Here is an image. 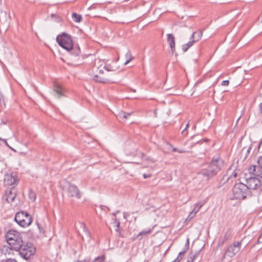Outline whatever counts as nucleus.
Here are the masks:
<instances>
[{"label": "nucleus", "mask_w": 262, "mask_h": 262, "mask_svg": "<svg viewBox=\"0 0 262 262\" xmlns=\"http://www.w3.org/2000/svg\"><path fill=\"white\" fill-rule=\"evenodd\" d=\"M189 48V47H188V46L187 45V43L184 44L182 46V49L184 52H186L188 50Z\"/></svg>", "instance_id": "obj_36"}, {"label": "nucleus", "mask_w": 262, "mask_h": 262, "mask_svg": "<svg viewBox=\"0 0 262 262\" xmlns=\"http://www.w3.org/2000/svg\"><path fill=\"white\" fill-rule=\"evenodd\" d=\"M225 165V161L220 155L217 154L212 157L206 167L201 169L198 175L206 180H209L221 171L224 168Z\"/></svg>", "instance_id": "obj_1"}, {"label": "nucleus", "mask_w": 262, "mask_h": 262, "mask_svg": "<svg viewBox=\"0 0 262 262\" xmlns=\"http://www.w3.org/2000/svg\"><path fill=\"white\" fill-rule=\"evenodd\" d=\"M28 197L32 201H35L36 198V194L32 189H30L28 194Z\"/></svg>", "instance_id": "obj_27"}, {"label": "nucleus", "mask_w": 262, "mask_h": 262, "mask_svg": "<svg viewBox=\"0 0 262 262\" xmlns=\"http://www.w3.org/2000/svg\"><path fill=\"white\" fill-rule=\"evenodd\" d=\"M104 69L107 72H115L118 69V68L114 67L110 64H105L104 67Z\"/></svg>", "instance_id": "obj_25"}, {"label": "nucleus", "mask_w": 262, "mask_h": 262, "mask_svg": "<svg viewBox=\"0 0 262 262\" xmlns=\"http://www.w3.org/2000/svg\"><path fill=\"white\" fill-rule=\"evenodd\" d=\"M58 45L62 48L70 51L73 48V41L71 36L66 33L58 35L56 37Z\"/></svg>", "instance_id": "obj_8"}, {"label": "nucleus", "mask_w": 262, "mask_h": 262, "mask_svg": "<svg viewBox=\"0 0 262 262\" xmlns=\"http://www.w3.org/2000/svg\"><path fill=\"white\" fill-rule=\"evenodd\" d=\"M229 81L228 80H224L222 82V85L227 86L229 85Z\"/></svg>", "instance_id": "obj_39"}, {"label": "nucleus", "mask_w": 262, "mask_h": 262, "mask_svg": "<svg viewBox=\"0 0 262 262\" xmlns=\"http://www.w3.org/2000/svg\"><path fill=\"white\" fill-rule=\"evenodd\" d=\"M125 57L126 58V61L124 62V65H126L134 59V57L132 56V53L129 50H128L125 54Z\"/></svg>", "instance_id": "obj_19"}, {"label": "nucleus", "mask_w": 262, "mask_h": 262, "mask_svg": "<svg viewBox=\"0 0 262 262\" xmlns=\"http://www.w3.org/2000/svg\"><path fill=\"white\" fill-rule=\"evenodd\" d=\"M15 251L19 252V255L24 259L27 260L34 255L36 248L33 244L29 242H23Z\"/></svg>", "instance_id": "obj_4"}, {"label": "nucleus", "mask_w": 262, "mask_h": 262, "mask_svg": "<svg viewBox=\"0 0 262 262\" xmlns=\"http://www.w3.org/2000/svg\"><path fill=\"white\" fill-rule=\"evenodd\" d=\"M249 177L247 175H245V182L246 186L248 188V189L251 191H256L260 192L262 190V184L261 181L259 178H256V176L250 174Z\"/></svg>", "instance_id": "obj_5"}, {"label": "nucleus", "mask_w": 262, "mask_h": 262, "mask_svg": "<svg viewBox=\"0 0 262 262\" xmlns=\"http://www.w3.org/2000/svg\"><path fill=\"white\" fill-rule=\"evenodd\" d=\"M195 215L196 214L193 211L190 212L186 219L185 222H189L192 219L195 217Z\"/></svg>", "instance_id": "obj_32"}, {"label": "nucleus", "mask_w": 262, "mask_h": 262, "mask_svg": "<svg viewBox=\"0 0 262 262\" xmlns=\"http://www.w3.org/2000/svg\"><path fill=\"white\" fill-rule=\"evenodd\" d=\"M54 92L56 93L57 95V98L59 99L63 95V89L62 86L57 83L54 84V88L53 90Z\"/></svg>", "instance_id": "obj_17"}, {"label": "nucleus", "mask_w": 262, "mask_h": 262, "mask_svg": "<svg viewBox=\"0 0 262 262\" xmlns=\"http://www.w3.org/2000/svg\"><path fill=\"white\" fill-rule=\"evenodd\" d=\"M181 261V258L180 257H177L175 259H174L171 262H180Z\"/></svg>", "instance_id": "obj_46"}, {"label": "nucleus", "mask_w": 262, "mask_h": 262, "mask_svg": "<svg viewBox=\"0 0 262 262\" xmlns=\"http://www.w3.org/2000/svg\"><path fill=\"white\" fill-rule=\"evenodd\" d=\"M138 238V237H137V235L133 236L132 238V241H134L136 238ZM139 239L141 240L142 239V237H139Z\"/></svg>", "instance_id": "obj_49"}, {"label": "nucleus", "mask_w": 262, "mask_h": 262, "mask_svg": "<svg viewBox=\"0 0 262 262\" xmlns=\"http://www.w3.org/2000/svg\"><path fill=\"white\" fill-rule=\"evenodd\" d=\"M116 213H112V215H113L115 217H116Z\"/></svg>", "instance_id": "obj_55"}, {"label": "nucleus", "mask_w": 262, "mask_h": 262, "mask_svg": "<svg viewBox=\"0 0 262 262\" xmlns=\"http://www.w3.org/2000/svg\"><path fill=\"white\" fill-rule=\"evenodd\" d=\"M252 148V145H251L247 150V154H249Z\"/></svg>", "instance_id": "obj_50"}, {"label": "nucleus", "mask_w": 262, "mask_h": 262, "mask_svg": "<svg viewBox=\"0 0 262 262\" xmlns=\"http://www.w3.org/2000/svg\"><path fill=\"white\" fill-rule=\"evenodd\" d=\"M259 113L262 116V102L260 103L259 104Z\"/></svg>", "instance_id": "obj_44"}, {"label": "nucleus", "mask_w": 262, "mask_h": 262, "mask_svg": "<svg viewBox=\"0 0 262 262\" xmlns=\"http://www.w3.org/2000/svg\"><path fill=\"white\" fill-rule=\"evenodd\" d=\"M227 241V239H226L224 236L220 237L217 242V247L223 246Z\"/></svg>", "instance_id": "obj_30"}, {"label": "nucleus", "mask_w": 262, "mask_h": 262, "mask_svg": "<svg viewBox=\"0 0 262 262\" xmlns=\"http://www.w3.org/2000/svg\"><path fill=\"white\" fill-rule=\"evenodd\" d=\"M203 31L202 30H198L193 32L190 37V40L187 43L188 47L190 48L195 42L199 41L201 39Z\"/></svg>", "instance_id": "obj_12"}, {"label": "nucleus", "mask_w": 262, "mask_h": 262, "mask_svg": "<svg viewBox=\"0 0 262 262\" xmlns=\"http://www.w3.org/2000/svg\"><path fill=\"white\" fill-rule=\"evenodd\" d=\"M17 183V177L13 176L12 173H7L5 174L4 184L5 186H12L14 187Z\"/></svg>", "instance_id": "obj_11"}, {"label": "nucleus", "mask_w": 262, "mask_h": 262, "mask_svg": "<svg viewBox=\"0 0 262 262\" xmlns=\"http://www.w3.org/2000/svg\"><path fill=\"white\" fill-rule=\"evenodd\" d=\"M3 141L4 142L5 144L8 146V147H9L10 148H11V147L9 145L8 143H7V141L6 140V139H4L3 140Z\"/></svg>", "instance_id": "obj_48"}, {"label": "nucleus", "mask_w": 262, "mask_h": 262, "mask_svg": "<svg viewBox=\"0 0 262 262\" xmlns=\"http://www.w3.org/2000/svg\"><path fill=\"white\" fill-rule=\"evenodd\" d=\"M172 151L173 152H178L181 153H181H185V152H186V151L185 150H184V149H178L177 148H175V147H173L172 148Z\"/></svg>", "instance_id": "obj_34"}, {"label": "nucleus", "mask_w": 262, "mask_h": 262, "mask_svg": "<svg viewBox=\"0 0 262 262\" xmlns=\"http://www.w3.org/2000/svg\"><path fill=\"white\" fill-rule=\"evenodd\" d=\"M72 18L75 22L80 23L81 21L82 18L81 15L76 13H73L72 15Z\"/></svg>", "instance_id": "obj_24"}, {"label": "nucleus", "mask_w": 262, "mask_h": 262, "mask_svg": "<svg viewBox=\"0 0 262 262\" xmlns=\"http://www.w3.org/2000/svg\"><path fill=\"white\" fill-rule=\"evenodd\" d=\"M188 126H189V122L187 123V124H186L185 128L182 132V134H183L185 136H186L188 134L187 132H186L185 130L188 127Z\"/></svg>", "instance_id": "obj_38"}, {"label": "nucleus", "mask_w": 262, "mask_h": 262, "mask_svg": "<svg viewBox=\"0 0 262 262\" xmlns=\"http://www.w3.org/2000/svg\"><path fill=\"white\" fill-rule=\"evenodd\" d=\"M113 220V224H114V226L116 227L115 228V230L117 232L119 233V236H121V233L120 232V222L116 217L114 218Z\"/></svg>", "instance_id": "obj_23"}, {"label": "nucleus", "mask_w": 262, "mask_h": 262, "mask_svg": "<svg viewBox=\"0 0 262 262\" xmlns=\"http://www.w3.org/2000/svg\"><path fill=\"white\" fill-rule=\"evenodd\" d=\"M242 243V240L241 241H234L230 245L223 254L222 260L224 259L230 260L234 257L240 250Z\"/></svg>", "instance_id": "obj_6"}, {"label": "nucleus", "mask_w": 262, "mask_h": 262, "mask_svg": "<svg viewBox=\"0 0 262 262\" xmlns=\"http://www.w3.org/2000/svg\"><path fill=\"white\" fill-rule=\"evenodd\" d=\"M113 75L114 74H111V76ZM112 77L113 76H111V75L108 73H105L104 76L95 75L93 77V80L96 82L104 84L116 82L114 78Z\"/></svg>", "instance_id": "obj_10"}, {"label": "nucleus", "mask_w": 262, "mask_h": 262, "mask_svg": "<svg viewBox=\"0 0 262 262\" xmlns=\"http://www.w3.org/2000/svg\"><path fill=\"white\" fill-rule=\"evenodd\" d=\"M37 226H38V228H40L39 224L38 223H37Z\"/></svg>", "instance_id": "obj_56"}, {"label": "nucleus", "mask_w": 262, "mask_h": 262, "mask_svg": "<svg viewBox=\"0 0 262 262\" xmlns=\"http://www.w3.org/2000/svg\"><path fill=\"white\" fill-rule=\"evenodd\" d=\"M3 99V96L2 95H0V100Z\"/></svg>", "instance_id": "obj_54"}, {"label": "nucleus", "mask_w": 262, "mask_h": 262, "mask_svg": "<svg viewBox=\"0 0 262 262\" xmlns=\"http://www.w3.org/2000/svg\"><path fill=\"white\" fill-rule=\"evenodd\" d=\"M189 240H188V239H187V243L185 244V248H184V250L183 251L180 252L179 253V255L178 256V257H180V256L181 260L183 259L184 254L188 250V249H189Z\"/></svg>", "instance_id": "obj_21"}, {"label": "nucleus", "mask_w": 262, "mask_h": 262, "mask_svg": "<svg viewBox=\"0 0 262 262\" xmlns=\"http://www.w3.org/2000/svg\"><path fill=\"white\" fill-rule=\"evenodd\" d=\"M14 220L20 226L25 227L31 224L32 217L27 212L21 211L16 213Z\"/></svg>", "instance_id": "obj_7"}, {"label": "nucleus", "mask_w": 262, "mask_h": 262, "mask_svg": "<svg viewBox=\"0 0 262 262\" xmlns=\"http://www.w3.org/2000/svg\"><path fill=\"white\" fill-rule=\"evenodd\" d=\"M248 171L249 174H252V176H256L262 179V168H258L256 169L254 165H252L248 167Z\"/></svg>", "instance_id": "obj_14"}, {"label": "nucleus", "mask_w": 262, "mask_h": 262, "mask_svg": "<svg viewBox=\"0 0 262 262\" xmlns=\"http://www.w3.org/2000/svg\"><path fill=\"white\" fill-rule=\"evenodd\" d=\"M200 250L196 251L194 254H192V253H190V254H191V255H192V256H195V259L196 257H198L199 256V255L200 254Z\"/></svg>", "instance_id": "obj_43"}, {"label": "nucleus", "mask_w": 262, "mask_h": 262, "mask_svg": "<svg viewBox=\"0 0 262 262\" xmlns=\"http://www.w3.org/2000/svg\"><path fill=\"white\" fill-rule=\"evenodd\" d=\"M16 196V193L13 186L10 190L6 191L4 199L8 203L12 202Z\"/></svg>", "instance_id": "obj_13"}, {"label": "nucleus", "mask_w": 262, "mask_h": 262, "mask_svg": "<svg viewBox=\"0 0 262 262\" xmlns=\"http://www.w3.org/2000/svg\"><path fill=\"white\" fill-rule=\"evenodd\" d=\"M167 42L169 45V47L171 49V54L173 55L175 52V38L172 34H167Z\"/></svg>", "instance_id": "obj_16"}, {"label": "nucleus", "mask_w": 262, "mask_h": 262, "mask_svg": "<svg viewBox=\"0 0 262 262\" xmlns=\"http://www.w3.org/2000/svg\"><path fill=\"white\" fill-rule=\"evenodd\" d=\"M189 48V47H188V46L187 45V43L184 44L182 46V49L184 52H186L188 50Z\"/></svg>", "instance_id": "obj_35"}, {"label": "nucleus", "mask_w": 262, "mask_h": 262, "mask_svg": "<svg viewBox=\"0 0 262 262\" xmlns=\"http://www.w3.org/2000/svg\"><path fill=\"white\" fill-rule=\"evenodd\" d=\"M2 262H17V261L14 259L8 258L6 260L2 261Z\"/></svg>", "instance_id": "obj_40"}, {"label": "nucleus", "mask_w": 262, "mask_h": 262, "mask_svg": "<svg viewBox=\"0 0 262 262\" xmlns=\"http://www.w3.org/2000/svg\"><path fill=\"white\" fill-rule=\"evenodd\" d=\"M5 238L8 245L11 246L14 250L19 248V246L24 242L21 233L14 230L7 231L5 235Z\"/></svg>", "instance_id": "obj_2"}, {"label": "nucleus", "mask_w": 262, "mask_h": 262, "mask_svg": "<svg viewBox=\"0 0 262 262\" xmlns=\"http://www.w3.org/2000/svg\"><path fill=\"white\" fill-rule=\"evenodd\" d=\"M82 261H84V262H87V261L86 260V259L83 260V261L80 260H74V262H82Z\"/></svg>", "instance_id": "obj_52"}, {"label": "nucleus", "mask_w": 262, "mask_h": 262, "mask_svg": "<svg viewBox=\"0 0 262 262\" xmlns=\"http://www.w3.org/2000/svg\"><path fill=\"white\" fill-rule=\"evenodd\" d=\"M152 231V229H144L141 231L137 235V237H142L143 236H147L148 234H149Z\"/></svg>", "instance_id": "obj_20"}, {"label": "nucleus", "mask_w": 262, "mask_h": 262, "mask_svg": "<svg viewBox=\"0 0 262 262\" xmlns=\"http://www.w3.org/2000/svg\"><path fill=\"white\" fill-rule=\"evenodd\" d=\"M208 140H209L208 139H205V142H208Z\"/></svg>", "instance_id": "obj_57"}, {"label": "nucleus", "mask_w": 262, "mask_h": 262, "mask_svg": "<svg viewBox=\"0 0 262 262\" xmlns=\"http://www.w3.org/2000/svg\"><path fill=\"white\" fill-rule=\"evenodd\" d=\"M3 139L0 138V140L3 141Z\"/></svg>", "instance_id": "obj_58"}, {"label": "nucleus", "mask_w": 262, "mask_h": 262, "mask_svg": "<svg viewBox=\"0 0 262 262\" xmlns=\"http://www.w3.org/2000/svg\"><path fill=\"white\" fill-rule=\"evenodd\" d=\"M151 175L150 174H145V173H144L143 174V177L145 179L147 178H150L151 177Z\"/></svg>", "instance_id": "obj_45"}, {"label": "nucleus", "mask_w": 262, "mask_h": 262, "mask_svg": "<svg viewBox=\"0 0 262 262\" xmlns=\"http://www.w3.org/2000/svg\"><path fill=\"white\" fill-rule=\"evenodd\" d=\"M232 230L230 228H228L226 231L224 237L227 239H229L231 237Z\"/></svg>", "instance_id": "obj_29"}, {"label": "nucleus", "mask_w": 262, "mask_h": 262, "mask_svg": "<svg viewBox=\"0 0 262 262\" xmlns=\"http://www.w3.org/2000/svg\"><path fill=\"white\" fill-rule=\"evenodd\" d=\"M204 205V203L201 202L195 204L194 208H193L192 211H193L194 213L196 214Z\"/></svg>", "instance_id": "obj_26"}, {"label": "nucleus", "mask_w": 262, "mask_h": 262, "mask_svg": "<svg viewBox=\"0 0 262 262\" xmlns=\"http://www.w3.org/2000/svg\"><path fill=\"white\" fill-rule=\"evenodd\" d=\"M236 176L237 173L235 171L232 169V168H230L227 170L226 173L223 176L221 181H224L223 183H225L232 178H235Z\"/></svg>", "instance_id": "obj_15"}, {"label": "nucleus", "mask_w": 262, "mask_h": 262, "mask_svg": "<svg viewBox=\"0 0 262 262\" xmlns=\"http://www.w3.org/2000/svg\"><path fill=\"white\" fill-rule=\"evenodd\" d=\"M254 166L256 168V169L258 168H262V156L258 158L257 160V165H254Z\"/></svg>", "instance_id": "obj_33"}, {"label": "nucleus", "mask_w": 262, "mask_h": 262, "mask_svg": "<svg viewBox=\"0 0 262 262\" xmlns=\"http://www.w3.org/2000/svg\"><path fill=\"white\" fill-rule=\"evenodd\" d=\"M13 250H14L13 248L9 245L3 246L1 249V253L5 255H10L12 253Z\"/></svg>", "instance_id": "obj_18"}, {"label": "nucleus", "mask_w": 262, "mask_h": 262, "mask_svg": "<svg viewBox=\"0 0 262 262\" xmlns=\"http://www.w3.org/2000/svg\"><path fill=\"white\" fill-rule=\"evenodd\" d=\"M118 212H119V211H116V213H118Z\"/></svg>", "instance_id": "obj_60"}, {"label": "nucleus", "mask_w": 262, "mask_h": 262, "mask_svg": "<svg viewBox=\"0 0 262 262\" xmlns=\"http://www.w3.org/2000/svg\"><path fill=\"white\" fill-rule=\"evenodd\" d=\"M64 187L66 188V191L69 197L75 198L77 199H81V192L77 186L68 182H66Z\"/></svg>", "instance_id": "obj_9"}, {"label": "nucleus", "mask_w": 262, "mask_h": 262, "mask_svg": "<svg viewBox=\"0 0 262 262\" xmlns=\"http://www.w3.org/2000/svg\"><path fill=\"white\" fill-rule=\"evenodd\" d=\"M181 261V258L180 257H177L175 259H174L171 262H180Z\"/></svg>", "instance_id": "obj_47"}, {"label": "nucleus", "mask_w": 262, "mask_h": 262, "mask_svg": "<svg viewBox=\"0 0 262 262\" xmlns=\"http://www.w3.org/2000/svg\"><path fill=\"white\" fill-rule=\"evenodd\" d=\"M71 50V54L75 56H78L80 53V49L79 47L72 48Z\"/></svg>", "instance_id": "obj_28"}, {"label": "nucleus", "mask_w": 262, "mask_h": 262, "mask_svg": "<svg viewBox=\"0 0 262 262\" xmlns=\"http://www.w3.org/2000/svg\"><path fill=\"white\" fill-rule=\"evenodd\" d=\"M169 145L172 147V145L171 144H169Z\"/></svg>", "instance_id": "obj_59"}, {"label": "nucleus", "mask_w": 262, "mask_h": 262, "mask_svg": "<svg viewBox=\"0 0 262 262\" xmlns=\"http://www.w3.org/2000/svg\"><path fill=\"white\" fill-rule=\"evenodd\" d=\"M81 226L83 228L84 231L86 233L89 234V232L87 229H86L85 225L84 224L82 223L81 224Z\"/></svg>", "instance_id": "obj_42"}, {"label": "nucleus", "mask_w": 262, "mask_h": 262, "mask_svg": "<svg viewBox=\"0 0 262 262\" xmlns=\"http://www.w3.org/2000/svg\"><path fill=\"white\" fill-rule=\"evenodd\" d=\"M227 241V239H226L224 236L220 237L217 242V247L223 246Z\"/></svg>", "instance_id": "obj_31"}, {"label": "nucleus", "mask_w": 262, "mask_h": 262, "mask_svg": "<svg viewBox=\"0 0 262 262\" xmlns=\"http://www.w3.org/2000/svg\"><path fill=\"white\" fill-rule=\"evenodd\" d=\"M99 73L101 75H103L104 74V72L102 70H100L99 71Z\"/></svg>", "instance_id": "obj_53"}, {"label": "nucleus", "mask_w": 262, "mask_h": 262, "mask_svg": "<svg viewBox=\"0 0 262 262\" xmlns=\"http://www.w3.org/2000/svg\"><path fill=\"white\" fill-rule=\"evenodd\" d=\"M233 194L235 199L244 200L247 198H250L253 193L248 189L245 184L238 183L235 184L233 188Z\"/></svg>", "instance_id": "obj_3"}, {"label": "nucleus", "mask_w": 262, "mask_h": 262, "mask_svg": "<svg viewBox=\"0 0 262 262\" xmlns=\"http://www.w3.org/2000/svg\"><path fill=\"white\" fill-rule=\"evenodd\" d=\"M257 147H258V151L261 150V152H262V139L260 140V142L259 143Z\"/></svg>", "instance_id": "obj_41"}, {"label": "nucleus", "mask_w": 262, "mask_h": 262, "mask_svg": "<svg viewBox=\"0 0 262 262\" xmlns=\"http://www.w3.org/2000/svg\"><path fill=\"white\" fill-rule=\"evenodd\" d=\"M104 208H107V209L108 210H110V208H109L108 207H106V206H100V208H101L102 210L104 209Z\"/></svg>", "instance_id": "obj_51"}, {"label": "nucleus", "mask_w": 262, "mask_h": 262, "mask_svg": "<svg viewBox=\"0 0 262 262\" xmlns=\"http://www.w3.org/2000/svg\"><path fill=\"white\" fill-rule=\"evenodd\" d=\"M194 259H195V256H192V255H191V254H190V256L188 257L187 262H193Z\"/></svg>", "instance_id": "obj_37"}, {"label": "nucleus", "mask_w": 262, "mask_h": 262, "mask_svg": "<svg viewBox=\"0 0 262 262\" xmlns=\"http://www.w3.org/2000/svg\"><path fill=\"white\" fill-rule=\"evenodd\" d=\"M131 115L130 113H127L123 111H121L118 114V117L121 119H123L124 120L127 119V118L130 116Z\"/></svg>", "instance_id": "obj_22"}]
</instances>
